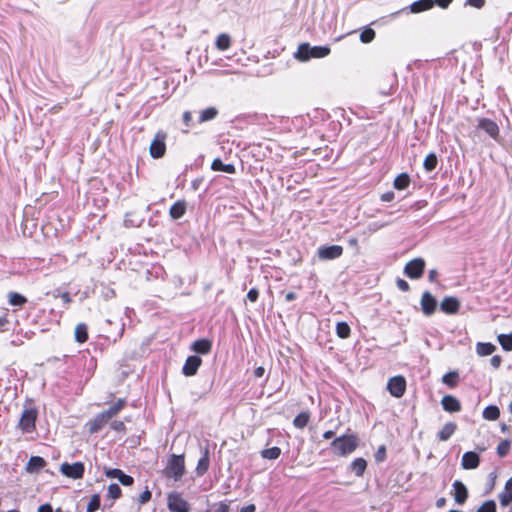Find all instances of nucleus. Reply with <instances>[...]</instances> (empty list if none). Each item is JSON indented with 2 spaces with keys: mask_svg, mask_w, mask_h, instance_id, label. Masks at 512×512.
<instances>
[{
  "mask_svg": "<svg viewBox=\"0 0 512 512\" xmlns=\"http://www.w3.org/2000/svg\"><path fill=\"white\" fill-rule=\"evenodd\" d=\"M330 54L328 46H311L309 43H301L294 58L300 62H307L313 58H324Z\"/></svg>",
  "mask_w": 512,
  "mask_h": 512,
  "instance_id": "nucleus-1",
  "label": "nucleus"
},
{
  "mask_svg": "<svg viewBox=\"0 0 512 512\" xmlns=\"http://www.w3.org/2000/svg\"><path fill=\"white\" fill-rule=\"evenodd\" d=\"M334 453L339 456H347L358 447V438L354 434H346L335 438L331 443Z\"/></svg>",
  "mask_w": 512,
  "mask_h": 512,
  "instance_id": "nucleus-2",
  "label": "nucleus"
},
{
  "mask_svg": "<svg viewBox=\"0 0 512 512\" xmlns=\"http://www.w3.org/2000/svg\"><path fill=\"white\" fill-rule=\"evenodd\" d=\"M165 477L179 481L185 473V460L183 455L173 454L167 461L163 471Z\"/></svg>",
  "mask_w": 512,
  "mask_h": 512,
  "instance_id": "nucleus-3",
  "label": "nucleus"
},
{
  "mask_svg": "<svg viewBox=\"0 0 512 512\" xmlns=\"http://www.w3.org/2000/svg\"><path fill=\"white\" fill-rule=\"evenodd\" d=\"M38 412L32 407L25 408L21 414L18 427L23 433H31L35 430V422Z\"/></svg>",
  "mask_w": 512,
  "mask_h": 512,
  "instance_id": "nucleus-4",
  "label": "nucleus"
},
{
  "mask_svg": "<svg viewBox=\"0 0 512 512\" xmlns=\"http://www.w3.org/2000/svg\"><path fill=\"white\" fill-rule=\"evenodd\" d=\"M166 138L167 134L162 130L155 134L154 139L152 140L149 147L150 155L153 158L158 159L164 156L166 152Z\"/></svg>",
  "mask_w": 512,
  "mask_h": 512,
  "instance_id": "nucleus-5",
  "label": "nucleus"
},
{
  "mask_svg": "<svg viewBox=\"0 0 512 512\" xmlns=\"http://www.w3.org/2000/svg\"><path fill=\"white\" fill-rule=\"evenodd\" d=\"M167 506L171 512H190V504L177 492L168 495Z\"/></svg>",
  "mask_w": 512,
  "mask_h": 512,
  "instance_id": "nucleus-6",
  "label": "nucleus"
},
{
  "mask_svg": "<svg viewBox=\"0 0 512 512\" xmlns=\"http://www.w3.org/2000/svg\"><path fill=\"white\" fill-rule=\"evenodd\" d=\"M59 470L67 478L76 480L83 477L85 467L82 462H75L72 464L65 462L60 465Z\"/></svg>",
  "mask_w": 512,
  "mask_h": 512,
  "instance_id": "nucleus-7",
  "label": "nucleus"
},
{
  "mask_svg": "<svg viewBox=\"0 0 512 512\" xmlns=\"http://www.w3.org/2000/svg\"><path fill=\"white\" fill-rule=\"evenodd\" d=\"M387 390L396 398H400L406 391V380L403 376H394L387 383Z\"/></svg>",
  "mask_w": 512,
  "mask_h": 512,
  "instance_id": "nucleus-8",
  "label": "nucleus"
},
{
  "mask_svg": "<svg viewBox=\"0 0 512 512\" xmlns=\"http://www.w3.org/2000/svg\"><path fill=\"white\" fill-rule=\"evenodd\" d=\"M424 268L425 261L422 258H415L406 264L404 273L411 279H418L422 276Z\"/></svg>",
  "mask_w": 512,
  "mask_h": 512,
  "instance_id": "nucleus-9",
  "label": "nucleus"
},
{
  "mask_svg": "<svg viewBox=\"0 0 512 512\" xmlns=\"http://www.w3.org/2000/svg\"><path fill=\"white\" fill-rule=\"evenodd\" d=\"M343 254V247L340 245L322 246L318 248V257L321 260H333Z\"/></svg>",
  "mask_w": 512,
  "mask_h": 512,
  "instance_id": "nucleus-10",
  "label": "nucleus"
},
{
  "mask_svg": "<svg viewBox=\"0 0 512 512\" xmlns=\"http://www.w3.org/2000/svg\"><path fill=\"white\" fill-rule=\"evenodd\" d=\"M477 128L483 130L491 138L497 140L499 137V127L497 123L488 118H481L478 120Z\"/></svg>",
  "mask_w": 512,
  "mask_h": 512,
  "instance_id": "nucleus-11",
  "label": "nucleus"
},
{
  "mask_svg": "<svg viewBox=\"0 0 512 512\" xmlns=\"http://www.w3.org/2000/svg\"><path fill=\"white\" fill-rule=\"evenodd\" d=\"M420 305L422 312L430 316L436 311L437 301L430 292L426 291L422 294Z\"/></svg>",
  "mask_w": 512,
  "mask_h": 512,
  "instance_id": "nucleus-12",
  "label": "nucleus"
},
{
  "mask_svg": "<svg viewBox=\"0 0 512 512\" xmlns=\"http://www.w3.org/2000/svg\"><path fill=\"white\" fill-rule=\"evenodd\" d=\"M460 308V301L453 296H446L440 303V309L446 314H456Z\"/></svg>",
  "mask_w": 512,
  "mask_h": 512,
  "instance_id": "nucleus-13",
  "label": "nucleus"
},
{
  "mask_svg": "<svg viewBox=\"0 0 512 512\" xmlns=\"http://www.w3.org/2000/svg\"><path fill=\"white\" fill-rule=\"evenodd\" d=\"M202 360L199 356H189L182 368V372L185 376H193L197 373L199 366L201 365Z\"/></svg>",
  "mask_w": 512,
  "mask_h": 512,
  "instance_id": "nucleus-14",
  "label": "nucleus"
},
{
  "mask_svg": "<svg viewBox=\"0 0 512 512\" xmlns=\"http://www.w3.org/2000/svg\"><path fill=\"white\" fill-rule=\"evenodd\" d=\"M201 453H202V456L198 460V463H197V466H196V469H195L196 474L198 476L204 475L208 471L209 464H210L208 446L201 447Z\"/></svg>",
  "mask_w": 512,
  "mask_h": 512,
  "instance_id": "nucleus-15",
  "label": "nucleus"
},
{
  "mask_svg": "<svg viewBox=\"0 0 512 512\" xmlns=\"http://www.w3.org/2000/svg\"><path fill=\"white\" fill-rule=\"evenodd\" d=\"M454 499L457 504H464L468 497V491L466 486L459 480L453 483Z\"/></svg>",
  "mask_w": 512,
  "mask_h": 512,
  "instance_id": "nucleus-16",
  "label": "nucleus"
},
{
  "mask_svg": "<svg viewBox=\"0 0 512 512\" xmlns=\"http://www.w3.org/2000/svg\"><path fill=\"white\" fill-rule=\"evenodd\" d=\"M480 462L479 456L475 452H466L462 456L461 465L463 469L470 470L478 467Z\"/></svg>",
  "mask_w": 512,
  "mask_h": 512,
  "instance_id": "nucleus-17",
  "label": "nucleus"
},
{
  "mask_svg": "<svg viewBox=\"0 0 512 512\" xmlns=\"http://www.w3.org/2000/svg\"><path fill=\"white\" fill-rule=\"evenodd\" d=\"M105 475L109 478H116L124 486H130L133 484L134 479L123 473L120 469H109L106 470Z\"/></svg>",
  "mask_w": 512,
  "mask_h": 512,
  "instance_id": "nucleus-18",
  "label": "nucleus"
},
{
  "mask_svg": "<svg viewBox=\"0 0 512 512\" xmlns=\"http://www.w3.org/2000/svg\"><path fill=\"white\" fill-rule=\"evenodd\" d=\"M442 407L445 411L453 413L461 410V404L457 398L452 395H445L441 400Z\"/></svg>",
  "mask_w": 512,
  "mask_h": 512,
  "instance_id": "nucleus-19",
  "label": "nucleus"
},
{
  "mask_svg": "<svg viewBox=\"0 0 512 512\" xmlns=\"http://www.w3.org/2000/svg\"><path fill=\"white\" fill-rule=\"evenodd\" d=\"M109 422V419L106 417V415L101 412L98 415H96L93 419H91L88 422L89 431L90 433H96L99 430H101L107 423Z\"/></svg>",
  "mask_w": 512,
  "mask_h": 512,
  "instance_id": "nucleus-20",
  "label": "nucleus"
},
{
  "mask_svg": "<svg viewBox=\"0 0 512 512\" xmlns=\"http://www.w3.org/2000/svg\"><path fill=\"white\" fill-rule=\"evenodd\" d=\"M46 465V461L40 456H32L26 464L25 470L30 473H37Z\"/></svg>",
  "mask_w": 512,
  "mask_h": 512,
  "instance_id": "nucleus-21",
  "label": "nucleus"
},
{
  "mask_svg": "<svg viewBox=\"0 0 512 512\" xmlns=\"http://www.w3.org/2000/svg\"><path fill=\"white\" fill-rule=\"evenodd\" d=\"M212 343L208 339H199L193 342L191 350L199 354H208L211 351Z\"/></svg>",
  "mask_w": 512,
  "mask_h": 512,
  "instance_id": "nucleus-22",
  "label": "nucleus"
},
{
  "mask_svg": "<svg viewBox=\"0 0 512 512\" xmlns=\"http://www.w3.org/2000/svg\"><path fill=\"white\" fill-rule=\"evenodd\" d=\"M435 5L434 0H418L410 5L411 13H420L431 9Z\"/></svg>",
  "mask_w": 512,
  "mask_h": 512,
  "instance_id": "nucleus-23",
  "label": "nucleus"
},
{
  "mask_svg": "<svg viewBox=\"0 0 512 512\" xmlns=\"http://www.w3.org/2000/svg\"><path fill=\"white\" fill-rule=\"evenodd\" d=\"M457 425L454 422L446 423L438 432V439L440 441H447L455 433Z\"/></svg>",
  "mask_w": 512,
  "mask_h": 512,
  "instance_id": "nucleus-24",
  "label": "nucleus"
},
{
  "mask_svg": "<svg viewBox=\"0 0 512 512\" xmlns=\"http://www.w3.org/2000/svg\"><path fill=\"white\" fill-rule=\"evenodd\" d=\"M232 39L227 33H221L217 36L215 46L219 51H226L231 47Z\"/></svg>",
  "mask_w": 512,
  "mask_h": 512,
  "instance_id": "nucleus-25",
  "label": "nucleus"
},
{
  "mask_svg": "<svg viewBox=\"0 0 512 512\" xmlns=\"http://www.w3.org/2000/svg\"><path fill=\"white\" fill-rule=\"evenodd\" d=\"M186 212V203L184 201H177L174 203L169 211L172 219H180Z\"/></svg>",
  "mask_w": 512,
  "mask_h": 512,
  "instance_id": "nucleus-26",
  "label": "nucleus"
},
{
  "mask_svg": "<svg viewBox=\"0 0 512 512\" xmlns=\"http://www.w3.org/2000/svg\"><path fill=\"white\" fill-rule=\"evenodd\" d=\"M367 467V462L363 458H356L350 464V469L356 476L360 477L364 474Z\"/></svg>",
  "mask_w": 512,
  "mask_h": 512,
  "instance_id": "nucleus-27",
  "label": "nucleus"
},
{
  "mask_svg": "<svg viewBox=\"0 0 512 512\" xmlns=\"http://www.w3.org/2000/svg\"><path fill=\"white\" fill-rule=\"evenodd\" d=\"M125 405V399H118L115 404L110 406L107 410L103 411V413L110 420L112 417L116 416L124 408Z\"/></svg>",
  "mask_w": 512,
  "mask_h": 512,
  "instance_id": "nucleus-28",
  "label": "nucleus"
},
{
  "mask_svg": "<svg viewBox=\"0 0 512 512\" xmlns=\"http://www.w3.org/2000/svg\"><path fill=\"white\" fill-rule=\"evenodd\" d=\"M211 168L214 171H222L229 174H233L235 172L234 165L224 164L219 158L213 160Z\"/></svg>",
  "mask_w": 512,
  "mask_h": 512,
  "instance_id": "nucleus-29",
  "label": "nucleus"
},
{
  "mask_svg": "<svg viewBox=\"0 0 512 512\" xmlns=\"http://www.w3.org/2000/svg\"><path fill=\"white\" fill-rule=\"evenodd\" d=\"M495 350L496 346L489 342H478L476 345V352L479 356L491 355Z\"/></svg>",
  "mask_w": 512,
  "mask_h": 512,
  "instance_id": "nucleus-30",
  "label": "nucleus"
},
{
  "mask_svg": "<svg viewBox=\"0 0 512 512\" xmlns=\"http://www.w3.org/2000/svg\"><path fill=\"white\" fill-rule=\"evenodd\" d=\"M482 416L485 420L495 421L500 416V410L496 405H489L483 410Z\"/></svg>",
  "mask_w": 512,
  "mask_h": 512,
  "instance_id": "nucleus-31",
  "label": "nucleus"
},
{
  "mask_svg": "<svg viewBox=\"0 0 512 512\" xmlns=\"http://www.w3.org/2000/svg\"><path fill=\"white\" fill-rule=\"evenodd\" d=\"M87 326L84 323H79L75 328V340L78 343H84L88 339Z\"/></svg>",
  "mask_w": 512,
  "mask_h": 512,
  "instance_id": "nucleus-32",
  "label": "nucleus"
},
{
  "mask_svg": "<svg viewBox=\"0 0 512 512\" xmlns=\"http://www.w3.org/2000/svg\"><path fill=\"white\" fill-rule=\"evenodd\" d=\"M8 299L10 305L18 307H22L27 302V299L17 292H10L8 294Z\"/></svg>",
  "mask_w": 512,
  "mask_h": 512,
  "instance_id": "nucleus-33",
  "label": "nucleus"
},
{
  "mask_svg": "<svg viewBox=\"0 0 512 512\" xmlns=\"http://www.w3.org/2000/svg\"><path fill=\"white\" fill-rule=\"evenodd\" d=\"M497 340L505 351H512V332L510 334H499Z\"/></svg>",
  "mask_w": 512,
  "mask_h": 512,
  "instance_id": "nucleus-34",
  "label": "nucleus"
},
{
  "mask_svg": "<svg viewBox=\"0 0 512 512\" xmlns=\"http://www.w3.org/2000/svg\"><path fill=\"white\" fill-rule=\"evenodd\" d=\"M438 163V159L435 153L428 154L423 162V166L427 172L433 171Z\"/></svg>",
  "mask_w": 512,
  "mask_h": 512,
  "instance_id": "nucleus-35",
  "label": "nucleus"
},
{
  "mask_svg": "<svg viewBox=\"0 0 512 512\" xmlns=\"http://www.w3.org/2000/svg\"><path fill=\"white\" fill-rule=\"evenodd\" d=\"M309 418L308 412H301L294 418L293 424L296 428L302 429L308 424Z\"/></svg>",
  "mask_w": 512,
  "mask_h": 512,
  "instance_id": "nucleus-36",
  "label": "nucleus"
},
{
  "mask_svg": "<svg viewBox=\"0 0 512 512\" xmlns=\"http://www.w3.org/2000/svg\"><path fill=\"white\" fill-rule=\"evenodd\" d=\"M351 329L346 322H338L336 325V334L341 339L349 337Z\"/></svg>",
  "mask_w": 512,
  "mask_h": 512,
  "instance_id": "nucleus-37",
  "label": "nucleus"
},
{
  "mask_svg": "<svg viewBox=\"0 0 512 512\" xmlns=\"http://www.w3.org/2000/svg\"><path fill=\"white\" fill-rule=\"evenodd\" d=\"M410 183L409 176L407 174H400L394 180V187L398 190H403L408 187Z\"/></svg>",
  "mask_w": 512,
  "mask_h": 512,
  "instance_id": "nucleus-38",
  "label": "nucleus"
},
{
  "mask_svg": "<svg viewBox=\"0 0 512 512\" xmlns=\"http://www.w3.org/2000/svg\"><path fill=\"white\" fill-rule=\"evenodd\" d=\"M281 455V449L279 447H271L264 449L261 452V456L265 459L275 460Z\"/></svg>",
  "mask_w": 512,
  "mask_h": 512,
  "instance_id": "nucleus-39",
  "label": "nucleus"
},
{
  "mask_svg": "<svg viewBox=\"0 0 512 512\" xmlns=\"http://www.w3.org/2000/svg\"><path fill=\"white\" fill-rule=\"evenodd\" d=\"M217 113L218 112H217L216 108H214V107L206 108L201 112L199 121L206 122V121L212 120L217 116Z\"/></svg>",
  "mask_w": 512,
  "mask_h": 512,
  "instance_id": "nucleus-40",
  "label": "nucleus"
},
{
  "mask_svg": "<svg viewBox=\"0 0 512 512\" xmlns=\"http://www.w3.org/2000/svg\"><path fill=\"white\" fill-rule=\"evenodd\" d=\"M375 38V31L371 28H365L361 33H360V40L362 43H370L374 40Z\"/></svg>",
  "mask_w": 512,
  "mask_h": 512,
  "instance_id": "nucleus-41",
  "label": "nucleus"
},
{
  "mask_svg": "<svg viewBox=\"0 0 512 512\" xmlns=\"http://www.w3.org/2000/svg\"><path fill=\"white\" fill-rule=\"evenodd\" d=\"M457 377L458 374L456 372H448L443 376L442 381L444 384L454 387L457 383Z\"/></svg>",
  "mask_w": 512,
  "mask_h": 512,
  "instance_id": "nucleus-42",
  "label": "nucleus"
},
{
  "mask_svg": "<svg viewBox=\"0 0 512 512\" xmlns=\"http://www.w3.org/2000/svg\"><path fill=\"white\" fill-rule=\"evenodd\" d=\"M511 447V443L509 440L501 441L497 446V453L500 457H504L508 454Z\"/></svg>",
  "mask_w": 512,
  "mask_h": 512,
  "instance_id": "nucleus-43",
  "label": "nucleus"
},
{
  "mask_svg": "<svg viewBox=\"0 0 512 512\" xmlns=\"http://www.w3.org/2000/svg\"><path fill=\"white\" fill-rule=\"evenodd\" d=\"M100 506V496L98 494H95L91 497L88 505H87V512H95Z\"/></svg>",
  "mask_w": 512,
  "mask_h": 512,
  "instance_id": "nucleus-44",
  "label": "nucleus"
},
{
  "mask_svg": "<svg viewBox=\"0 0 512 512\" xmlns=\"http://www.w3.org/2000/svg\"><path fill=\"white\" fill-rule=\"evenodd\" d=\"M500 504L502 506H507L512 502V491L504 489L503 492L499 495Z\"/></svg>",
  "mask_w": 512,
  "mask_h": 512,
  "instance_id": "nucleus-45",
  "label": "nucleus"
},
{
  "mask_svg": "<svg viewBox=\"0 0 512 512\" xmlns=\"http://www.w3.org/2000/svg\"><path fill=\"white\" fill-rule=\"evenodd\" d=\"M108 496L114 500L121 496V488L118 484L113 483L108 486Z\"/></svg>",
  "mask_w": 512,
  "mask_h": 512,
  "instance_id": "nucleus-46",
  "label": "nucleus"
},
{
  "mask_svg": "<svg viewBox=\"0 0 512 512\" xmlns=\"http://www.w3.org/2000/svg\"><path fill=\"white\" fill-rule=\"evenodd\" d=\"M477 512H496V504L493 500H488L478 508Z\"/></svg>",
  "mask_w": 512,
  "mask_h": 512,
  "instance_id": "nucleus-47",
  "label": "nucleus"
},
{
  "mask_svg": "<svg viewBox=\"0 0 512 512\" xmlns=\"http://www.w3.org/2000/svg\"><path fill=\"white\" fill-rule=\"evenodd\" d=\"M151 496H152L151 492L148 489H146L139 496V499H138L139 504L142 505V504L147 503L151 499Z\"/></svg>",
  "mask_w": 512,
  "mask_h": 512,
  "instance_id": "nucleus-48",
  "label": "nucleus"
},
{
  "mask_svg": "<svg viewBox=\"0 0 512 512\" xmlns=\"http://www.w3.org/2000/svg\"><path fill=\"white\" fill-rule=\"evenodd\" d=\"M214 512H230V502L229 501L220 502Z\"/></svg>",
  "mask_w": 512,
  "mask_h": 512,
  "instance_id": "nucleus-49",
  "label": "nucleus"
},
{
  "mask_svg": "<svg viewBox=\"0 0 512 512\" xmlns=\"http://www.w3.org/2000/svg\"><path fill=\"white\" fill-rule=\"evenodd\" d=\"M465 5L480 9L485 5V0H466Z\"/></svg>",
  "mask_w": 512,
  "mask_h": 512,
  "instance_id": "nucleus-50",
  "label": "nucleus"
},
{
  "mask_svg": "<svg viewBox=\"0 0 512 512\" xmlns=\"http://www.w3.org/2000/svg\"><path fill=\"white\" fill-rule=\"evenodd\" d=\"M259 296V292L256 288H252L247 293V299L251 302H256Z\"/></svg>",
  "mask_w": 512,
  "mask_h": 512,
  "instance_id": "nucleus-51",
  "label": "nucleus"
},
{
  "mask_svg": "<svg viewBox=\"0 0 512 512\" xmlns=\"http://www.w3.org/2000/svg\"><path fill=\"white\" fill-rule=\"evenodd\" d=\"M111 428L115 431L122 432L125 430V425L122 421H113L111 423Z\"/></svg>",
  "mask_w": 512,
  "mask_h": 512,
  "instance_id": "nucleus-52",
  "label": "nucleus"
},
{
  "mask_svg": "<svg viewBox=\"0 0 512 512\" xmlns=\"http://www.w3.org/2000/svg\"><path fill=\"white\" fill-rule=\"evenodd\" d=\"M385 455H386L385 447H384V446H381V447L378 449V451H377V453H376V455H375L376 461H379V462L383 461V460H384V458H385Z\"/></svg>",
  "mask_w": 512,
  "mask_h": 512,
  "instance_id": "nucleus-53",
  "label": "nucleus"
},
{
  "mask_svg": "<svg viewBox=\"0 0 512 512\" xmlns=\"http://www.w3.org/2000/svg\"><path fill=\"white\" fill-rule=\"evenodd\" d=\"M502 362V358L499 355H495L490 359V363L494 368H499Z\"/></svg>",
  "mask_w": 512,
  "mask_h": 512,
  "instance_id": "nucleus-54",
  "label": "nucleus"
},
{
  "mask_svg": "<svg viewBox=\"0 0 512 512\" xmlns=\"http://www.w3.org/2000/svg\"><path fill=\"white\" fill-rule=\"evenodd\" d=\"M397 287L404 292L409 290V284L403 279L397 280Z\"/></svg>",
  "mask_w": 512,
  "mask_h": 512,
  "instance_id": "nucleus-55",
  "label": "nucleus"
},
{
  "mask_svg": "<svg viewBox=\"0 0 512 512\" xmlns=\"http://www.w3.org/2000/svg\"><path fill=\"white\" fill-rule=\"evenodd\" d=\"M435 1V5H438L439 7L445 9L447 8L453 0H434Z\"/></svg>",
  "mask_w": 512,
  "mask_h": 512,
  "instance_id": "nucleus-56",
  "label": "nucleus"
},
{
  "mask_svg": "<svg viewBox=\"0 0 512 512\" xmlns=\"http://www.w3.org/2000/svg\"><path fill=\"white\" fill-rule=\"evenodd\" d=\"M38 512H53L51 505L43 504L38 508ZM59 512V511H57Z\"/></svg>",
  "mask_w": 512,
  "mask_h": 512,
  "instance_id": "nucleus-57",
  "label": "nucleus"
},
{
  "mask_svg": "<svg viewBox=\"0 0 512 512\" xmlns=\"http://www.w3.org/2000/svg\"><path fill=\"white\" fill-rule=\"evenodd\" d=\"M437 277H438V272L436 269H432L429 271V273H428L429 281L433 282L436 280Z\"/></svg>",
  "mask_w": 512,
  "mask_h": 512,
  "instance_id": "nucleus-58",
  "label": "nucleus"
},
{
  "mask_svg": "<svg viewBox=\"0 0 512 512\" xmlns=\"http://www.w3.org/2000/svg\"><path fill=\"white\" fill-rule=\"evenodd\" d=\"M192 120V114L189 111L184 112L183 114V122L186 125H189L190 121Z\"/></svg>",
  "mask_w": 512,
  "mask_h": 512,
  "instance_id": "nucleus-59",
  "label": "nucleus"
},
{
  "mask_svg": "<svg viewBox=\"0 0 512 512\" xmlns=\"http://www.w3.org/2000/svg\"><path fill=\"white\" fill-rule=\"evenodd\" d=\"M255 510H256L255 505H254V504H249V505H247V506L243 507V508L240 510V512H255Z\"/></svg>",
  "mask_w": 512,
  "mask_h": 512,
  "instance_id": "nucleus-60",
  "label": "nucleus"
},
{
  "mask_svg": "<svg viewBox=\"0 0 512 512\" xmlns=\"http://www.w3.org/2000/svg\"><path fill=\"white\" fill-rule=\"evenodd\" d=\"M265 373V369L263 367H257L254 371V375L257 377V378H260L264 375Z\"/></svg>",
  "mask_w": 512,
  "mask_h": 512,
  "instance_id": "nucleus-61",
  "label": "nucleus"
},
{
  "mask_svg": "<svg viewBox=\"0 0 512 512\" xmlns=\"http://www.w3.org/2000/svg\"><path fill=\"white\" fill-rule=\"evenodd\" d=\"M296 298V294L294 292H288L286 295H285V300L287 302H290V301H293L295 300Z\"/></svg>",
  "mask_w": 512,
  "mask_h": 512,
  "instance_id": "nucleus-62",
  "label": "nucleus"
},
{
  "mask_svg": "<svg viewBox=\"0 0 512 512\" xmlns=\"http://www.w3.org/2000/svg\"><path fill=\"white\" fill-rule=\"evenodd\" d=\"M446 504V499L444 497H441L436 500V507L442 508Z\"/></svg>",
  "mask_w": 512,
  "mask_h": 512,
  "instance_id": "nucleus-63",
  "label": "nucleus"
},
{
  "mask_svg": "<svg viewBox=\"0 0 512 512\" xmlns=\"http://www.w3.org/2000/svg\"><path fill=\"white\" fill-rule=\"evenodd\" d=\"M8 323L6 315L0 316V329L3 330L4 326Z\"/></svg>",
  "mask_w": 512,
  "mask_h": 512,
  "instance_id": "nucleus-64",
  "label": "nucleus"
}]
</instances>
